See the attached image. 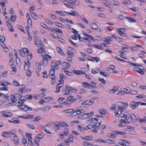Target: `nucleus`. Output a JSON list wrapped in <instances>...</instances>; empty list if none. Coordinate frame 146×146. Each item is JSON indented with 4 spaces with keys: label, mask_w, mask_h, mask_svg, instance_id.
<instances>
[{
    "label": "nucleus",
    "mask_w": 146,
    "mask_h": 146,
    "mask_svg": "<svg viewBox=\"0 0 146 146\" xmlns=\"http://www.w3.org/2000/svg\"><path fill=\"white\" fill-rule=\"evenodd\" d=\"M7 0H1L0 2V4L2 6H5V4L7 3Z\"/></svg>",
    "instance_id": "nucleus-48"
},
{
    "label": "nucleus",
    "mask_w": 146,
    "mask_h": 146,
    "mask_svg": "<svg viewBox=\"0 0 146 146\" xmlns=\"http://www.w3.org/2000/svg\"><path fill=\"white\" fill-rule=\"evenodd\" d=\"M123 111V110H119V109L116 110L114 111L115 116L116 117H118L121 115Z\"/></svg>",
    "instance_id": "nucleus-26"
},
{
    "label": "nucleus",
    "mask_w": 146,
    "mask_h": 146,
    "mask_svg": "<svg viewBox=\"0 0 146 146\" xmlns=\"http://www.w3.org/2000/svg\"><path fill=\"white\" fill-rule=\"evenodd\" d=\"M98 111L100 113L101 115H105L108 113L107 111L105 109L103 108L99 109Z\"/></svg>",
    "instance_id": "nucleus-28"
},
{
    "label": "nucleus",
    "mask_w": 146,
    "mask_h": 146,
    "mask_svg": "<svg viewBox=\"0 0 146 146\" xmlns=\"http://www.w3.org/2000/svg\"><path fill=\"white\" fill-rule=\"evenodd\" d=\"M130 115L132 121L133 123L135 122L136 121L137 119L135 115L133 114H131Z\"/></svg>",
    "instance_id": "nucleus-37"
},
{
    "label": "nucleus",
    "mask_w": 146,
    "mask_h": 146,
    "mask_svg": "<svg viewBox=\"0 0 146 146\" xmlns=\"http://www.w3.org/2000/svg\"><path fill=\"white\" fill-rule=\"evenodd\" d=\"M73 72L75 74L78 75H80L82 74H85V72L80 70H74L73 71Z\"/></svg>",
    "instance_id": "nucleus-31"
},
{
    "label": "nucleus",
    "mask_w": 146,
    "mask_h": 146,
    "mask_svg": "<svg viewBox=\"0 0 146 146\" xmlns=\"http://www.w3.org/2000/svg\"><path fill=\"white\" fill-rule=\"evenodd\" d=\"M125 29L124 28H117L116 29L117 32L120 35L124 36H126V34L125 33H124V32H125Z\"/></svg>",
    "instance_id": "nucleus-12"
},
{
    "label": "nucleus",
    "mask_w": 146,
    "mask_h": 146,
    "mask_svg": "<svg viewBox=\"0 0 146 146\" xmlns=\"http://www.w3.org/2000/svg\"><path fill=\"white\" fill-rule=\"evenodd\" d=\"M62 70L64 71L65 73L67 75L69 76H72V73L66 70H65V69L64 68H63Z\"/></svg>",
    "instance_id": "nucleus-58"
},
{
    "label": "nucleus",
    "mask_w": 146,
    "mask_h": 146,
    "mask_svg": "<svg viewBox=\"0 0 146 146\" xmlns=\"http://www.w3.org/2000/svg\"><path fill=\"white\" fill-rule=\"evenodd\" d=\"M90 26L92 29L94 30H97L98 29V27L97 25L94 23L90 24Z\"/></svg>",
    "instance_id": "nucleus-36"
},
{
    "label": "nucleus",
    "mask_w": 146,
    "mask_h": 146,
    "mask_svg": "<svg viewBox=\"0 0 146 146\" xmlns=\"http://www.w3.org/2000/svg\"><path fill=\"white\" fill-rule=\"evenodd\" d=\"M129 122L127 121L124 120L123 119H121L119 121V123L118 125L119 127H124L126 123H128Z\"/></svg>",
    "instance_id": "nucleus-21"
},
{
    "label": "nucleus",
    "mask_w": 146,
    "mask_h": 146,
    "mask_svg": "<svg viewBox=\"0 0 146 146\" xmlns=\"http://www.w3.org/2000/svg\"><path fill=\"white\" fill-rule=\"evenodd\" d=\"M30 89H28L26 88H22L19 90L18 92L20 93H26L31 91Z\"/></svg>",
    "instance_id": "nucleus-23"
},
{
    "label": "nucleus",
    "mask_w": 146,
    "mask_h": 146,
    "mask_svg": "<svg viewBox=\"0 0 146 146\" xmlns=\"http://www.w3.org/2000/svg\"><path fill=\"white\" fill-rule=\"evenodd\" d=\"M127 19H128V21L129 22L135 23L136 21L134 19L129 17H127Z\"/></svg>",
    "instance_id": "nucleus-57"
},
{
    "label": "nucleus",
    "mask_w": 146,
    "mask_h": 146,
    "mask_svg": "<svg viewBox=\"0 0 146 146\" xmlns=\"http://www.w3.org/2000/svg\"><path fill=\"white\" fill-rule=\"evenodd\" d=\"M12 84L13 85L15 86H20L19 83L17 81L14 80L12 83Z\"/></svg>",
    "instance_id": "nucleus-61"
},
{
    "label": "nucleus",
    "mask_w": 146,
    "mask_h": 146,
    "mask_svg": "<svg viewBox=\"0 0 146 146\" xmlns=\"http://www.w3.org/2000/svg\"><path fill=\"white\" fill-rule=\"evenodd\" d=\"M123 46L121 48V50L125 52H128V46L126 45H123Z\"/></svg>",
    "instance_id": "nucleus-46"
},
{
    "label": "nucleus",
    "mask_w": 146,
    "mask_h": 146,
    "mask_svg": "<svg viewBox=\"0 0 146 146\" xmlns=\"http://www.w3.org/2000/svg\"><path fill=\"white\" fill-rule=\"evenodd\" d=\"M119 106L118 107V108L119 110H123L124 108L128 106V104L127 103H120Z\"/></svg>",
    "instance_id": "nucleus-18"
},
{
    "label": "nucleus",
    "mask_w": 146,
    "mask_h": 146,
    "mask_svg": "<svg viewBox=\"0 0 146 146\" xmlns=\"http://www.w3.org/2000/svg\"><path fill=\"white\" fill-rule=\"evenodd\" d=\"M44 98L46 101L45 102H47L49 101L52 100H53V98L51 97H48Z\"/></svg>",
    "instance_id": "nucleus-59"
},
{
    "label": "nucleus",
    "mask_w": 146,
    "mask_h": 146,
    "mask_svg": "<svg viewBox=\"0 0 146 146\" xmlns=\"http://www.w3.org/2000/svg\"><path fill=\"white\" fill-rule=\"evenodd\" d=\"M8 132L10 137H11L13 136V135H15V133H16V131L15 129H13L9 131Z\"/></svg>",
    "instance_id": "nucleus-42"
},
{
    "label": "nucleus",
    "mask_w": 146,
    "mask_h": 146,
    "mask_svg": "<svg viewBox=\"0 0 146 146\" xmlns=\"http://www.w3.org/2000/svg\"><path fill=\"white\" fill-rule=\"evenodd\" d=\"M94 142L97 143H106V140H104L101 139H97L94 140Z\"/></svg>",
    "instance_id": "nucleus-34"
},
{
    "label": "nucleus",
    "mask_w": 146,
    "mask_h": 146,
    "mask_svg": "<svg viewBox=\"0 0 146 146\" xmlns=\"http://www.w3.org/2000/svg\"><path fill=\"white\" fill-rule=\"evenodd\" d=\"M94 112L92 111L90 113H87L82 114L78 117L80 119H84L92 116L94 114Z\"/></svg>",
    "instance_id": "nucleus-7"
},
{
    "label": "nucleus",
    "mask_w": 146,
    "mask_h": 146,
    "mask_svg": "<svg viewBox=\"0 0 146 146\" xmlns=\"http://www.w3.org/2000/svg\"><path fill=\"white\" fill-rule=\"evenodd\" d=\"M49 76L51 78V83L52 84H53L56 81V76L54 75V73H50V72H49Z\"/></svg>",
    "instance_id": "nucleus-11"
},
{
    "label": "nucleus",
    "mask_w": 146,
    "mask_h": 146,
    "mask_svg": "<svg viewBox=\"0 0 146 146\" xmlns=\"http://www.w3.org/2000/svg\"><path fill=\"white\" fill-rule=\"evenodd\" d=\"M86 123L87 124H92V127L94 129L92 131L95 133H97V131L100 126V124L99 123L97 118H94L89 120H87Z\"/></svg>",
    "instance_id": "nucleus-1"
},
{
    "label": "nucleus",
    "mask_w": 146,
    "mask_h": 146,
    "mask_svg": "<svg viewBox=\"0 0 146 146\" xmlns=\"http://www.w3.org/2000/svg\"><path fill=\"white\" fill-rule=\"evenodd\" d=\"M106 143L111 144H115L116 143L114 140L110 139H108L107 140H106Z\"/></svg>",
    "instance_id": "nucleus-56"
},
{
    "label": "nucleus",
    "mask_w": 146,
    "mask_h": 146,
    "mask_svg": "<svg viewBox=\"0 0 146 146\" xmlns=\"http://www.w3.org/2000/svg\"><path fill=\"white\" fill-rule=\"evenodd\" d=\"M16 19V17L15 15H11V17L10 19L12 22H15Z\"/></svg>",
    "instance_id": "nucleus-53"
},
{
    "label": "nucleus",
    "mask_w": 146,
    "mask_h": 146,
    "mask_svg": "<svg viewBox=\"0 0 146 146\" xmlns=\"http://www.w3.org/2000/svg\"><path fill=\"white\" fill-rule=\"evenodd\" d=\"M99 74H100L107 77H108L110 76V74H106L104 72H99Z\"/></svg>",
    "instance_id": "nucleus-55"
},
{
    "label": "nucleus",
    "mask_w": 146,
    "mask_h": 146,
    "mask_svg": "<svg viewBox=\"0 0 146 146\" xmlns=\"http://www.w3.org/2000/svg\"><path fill=\"white\" fill-rule=\"evenodd\" d=\"M81 114V112H80V110H77L73 112L72 115L74 116H76L77 115H79Z\"/></svg>",
    "instance_id": "nucleus-52"
},
{
    "label": "nucleus",
    "mask_w": 146,
    "mask_h": 146,
    "mask_svg": "<svg viewBox=\"0 0 146 146\" xmlns=\"http://www.w3.org/2000/svg\"><path fill=\"white\" fill-rule=\"evenodd\" d=\"M80 35L76 33V34L72 36V38L74 40H76L78 38Z\"/></svg>",
    "instance_id": "nucleus-49"
},
{
    "label": "nucleus",
    "mask_w": 146,
    "mask_h": 146,
    "mask_svg": "<svg viewBox=\"0 0 146 146\" xmlns=\"http://www.w3.org/2000/svg\"><path fill=\"white\" fill-rule=\"evenodd\" d=\"M26 125L28 128H30L33 129H35V127L34 125L29 124L28 123H26Z\"/></svg>",
    "instance_id": "nucleus-63"
},
{
    "label": "nucleus",
    "mask_w": 146,
    "mask_h": 146,
    "mask_svg": "<svg viewBox=\"0 0 146 146\" xmlns=\"http://www.w3.org/2000/svg\"><path fill=\"white\" fill-rule=\"evenodd\" d=\"M64 135H68L69 133V130L67 127H65L64 129Z\"/></svg>",
    "instance_id": "nucleus-39"
},
{
    "label": "nucleus",
    "mask_w": 146,
    "mask_h": 146,
    "mask_svg": "<svg viewBox=\"0 0 146 146\" xmlns=\"http://www.w3.org/2000/svg\"><path fill=\"white\" fill-rule=\"evenodd\" d=\"M66 126H68L67 123L63 121H59L54 124V127L55 131H57L58 130H61L62 127H64Z\"/></svg>",
    "instance_id": "nucleus-4"
},
{
    "label": "nucleus",
    "mask_w": 146,
    "mask_h": 146,
    "mask_svg": "<svg viewBox=\"0 0 146 146\" xmlns=\"http://www.w3.org/2000/svg\"><path fill=\"white\" fill-rule=\"evenodd\" d=\"M31 14L32 17L35 20H37L38 19V16L35 13L33 12H31Z\"/></svg>",
    "instance_id": "nucleus-47"
},
{
    "label": "nucleus",
    "mask_w": 146,
    "mask_h": 146,
    "mask_svg": "<svg viewBox=\"0 0 146 146\" xmlns=\"http://www.w3.org/2000/svg\"><path fill=\"white\" fill-rule=\"evenodd\" d=\"M140 103V102L132 101L130 104V107L132 109H135L138 106Z\"/></svg>",
    "instance_id": "nucleus-9"
},
{
    "label": "nucleus",
    "mask_w": 146,
    "mask_h": 146,
    "mask_svg": "<svg viewBox=\"0 0 146 146\" xmlns=\"http://www.w3.org/2000/svg\"><path fill=\"white\" fill-rule=\"evenodd\" d=\"M2 116L4 117H9L12 116V114L10 112H5L3 113Z\"/></svg>",
    "instance_id": "nucleus-35"
},
{
    "label": "nucleus",
    "mask_w": 146,
    "mask_h": 146,
    "mask_svg": "<svg viewBox=\"0 0 146 146\" xmlns=\"http://www.w3.org/2000/svg\"><path fill=\"white\" fill-rule=\"evenodd\" d=\"M83 34L85 36L88 37L89 39L92 40V41H94V39L93 38L91 35L87 34L86 32H84Z\"/></svg>",
    "instance_id": "nucleus-45"
},
{
    "label": "nucleus",
    "mask_w": 146,
    "mask_h": 146,
    "mask_svg": "<svg viewBox=\"0 0 146 146\" xmlns=\"http://www.w3.org/2000/svg\"><path fill=\"white\" fill-rule=\"evenodd\" d=\"M71 11V12L65 11V12L66 13L67 15H70L74 16H79V15L77 12L73 11Z\"/></svg>",
    "instance_id": "nucleus-16"
},
{
    "label": "nucleus",
    "mask_w": 146,
    "mask_h": 146,
    "mask_svg": "<svg viewBox=\"0 0 146 146\" xmlns=\"http://www.w3.org/2000/svg\"><path fill=\"white\" fill-rule=\"evenodd\" d=\"M74 50L70 47H68L67 48V53L68 54L73 56L74 54Z\"/></svg>",
    "instance_id": "nucleus-20"
},
{
    "label": "nucleus",
    "mask_w": 146,
    "mask_h": 146,
    "mask_svg": "<svg viewBox=\"0 0 146 146\" xmlns=\"http://www.w3.org/2000/svg\"><path fill=\"white\" fill-rule=\"evenodd\" d=\"M20 95L19 94H16L15 95H12L11 96V100L12 102H16L17 100L16 98V97L17 96H19Z\"/></svg>",
    "instance_id": "nucleus-24"
},
{
    "label": "nucleus",
    "mask_w": 146,
    "mask_h": 146,
    "mask_svg": "<svg viewBox=\"0 0 146 146\" xmlns=\"http://www.w3.org/2000/svg\"><path fill=\"white\" fill-rule=\"evenodd\" d=\"M7 25L9 31L12 32H13L14 29L10 22H7Z\"/></svg>",
    "instance_id": "nucleus-30"
},
{
    "label": "nucleus",
    "mask_w": 146,
    "mask_h": 146,
    "mask_svg": "<svg viewBox=\"0 0 146 146\" xmlns=\"http://www.w3.org/2000/svg\"><path fill=\"white\" fill-rule=\"evenodd\" d=\"M94 102L90 100H87L83 102L82 104V105H91L93 104Z\"/></svg>",
    "instance_id": "nucleus-27"
},
{
    "label": "nucleus",
    "mask_w": 146,
    "mask_h": 146,
    "mask_svg": "<svg viewBox=\"0 0 146 146\" xmlns=\"http://www.w3.org/2000/svg\"><path fill=\"white\" fill-rule=\"evenodd\" d=\"M134 70L137 72L141 74V75H143L144 74V72L146 70L145 69L143 68V69H140L137 67H135L134 68Z\"/></svg>",
    "instance_id": "nucleus-13"
},
{
    "label": "nucleus",
    "mask_w": 146,
    "mask_h": 146,
    "mask_svg": "<svg viewBox=\"0 0 146 146\" xmlns=\"http://www.w3.org/2000/svg\"><path fill=\"white\" fill-rule=\"evenodd\" d=\"M36 65L37 67L36 70V74L38 76H39L40 75V74L39 72L41 70V67L40 64L38 63H36Z\"/></svg>",
    "instance_id": "nucleus-25"
},
{
    "label": "nucleus",
    "mask_w": 146,
    "mask_h": 146,
    "mask_svg": "<svg viewBox=\"0 0 146 146\" xmlns=\"http://www.w3.org/2000/svg\"><path fill=\"white\" fill-rule=\"evenodd\" d=\"M112 40V38L111 37H108V38H104L103 41L104 42H106L107 44H108L110 43L109 42L111 41Z\"/></svg>",
    "instance_id": "nucleus-40"
},
{
    "label": "nucleus",
    "mask_w": 146,
    "mask_h": 146,
    "mask_svg": "<svg viewBox=\"0 0 146 146\" xmlns=\"http://www.w3.org/2000/svg\"><path fill=\"white\" fill-rule=\"evenodd\" d=\"M78 130L81 132H82L83 131L86 130L85 127H82V126L80 125H78Z\"/></svg>",
    "instance_id": "nucleus-43"
},
{
    "label": "nucleus",
    "mask_w": 146,
    "mask_h": 146,
    "mask_svg": "<svg viewBox=\"0 0 146 146\" xmlns=\"http://www.w3.org/2000/svg\"><path fill=\"white\" fill-rule=\"evenodd\" d=\"M40 140L39 139H38L35 136L34 139V143H35L37 145L39 146V143L40 141Z\"/></svg>",
    "instance_id": "nucleus-44"
},
{
    "label": "nucleus",
    "mask_w": 146,
    "mask_h": 146,
    "mask_svg": "<svg viewBox=\"0 0 146 146\" xmlns=\"http://www.w3.org/2000/svg\"><path fill=\"white\" fill-rule=\"evenodd\" d=\"M120 117L123 118L125 119V120L127 121L129 119L130 117L129 114L127 112H123L121 115L120 116Z\"/></svg>",
    "instance_id": "nucleus-14"
},
{
    "label": "nucleus",
    "mask_w": 146,
    "mask_h": 146,
    "mask_svg": "<svg viewBox=\"0 0 146 146\" xmlns=\"http://www.w3.org/2000/svg\"><path fill=\"white\" fill-rule=\"evenodd\" d=\"M1 135L5 137L6 138H8L10 137L8 132H3L2 134Z\"/></svg>",
    "instance_id": "nucleus-38"
},
{
    "label": "nucleus",
    "mask_w": 146,
    "mask_h": 146,
    "mask_svg": "<svg viewBox=\"0 0 146 146\" xmlns=\"http://www.w3.org/2000/svg\"><path fill=\"white\" fill-rule=\"evenodd\" d=\"M118 87H114L112 89L110 90L109 91V92L111 94H113L115 92L118 91Z\"/></svg>",
    "instance_id": "nucleus-32"
},
{
    "label": "nucleus",
    "mask_w": 146,
    "mask_h": 146,
    "mask_svg": "<svg viewBox=\"0 0 146 146\" xmlns=\"http://www.w3.org/2000/svg\"><path fill=\"white\" fill-rule=\"evenodd\" d=\"M46 89H42L41 90L43 91L42 93L40 94L38 96V97L39 98H41L43 97L46 96L45 92H44V91L46 90Z\"/></svg>",
    "instance_id": "nucleus-33"
},
{
    "label": "nucleus",
    "mask_w": 146,
    "mask_h": 146,
    "mask_svg": "<svg viewBox=\"0 0 146 146\" xmlns=\"http://www.w3.org/2000/svg\"><path fill=\"white\" fill-rule=\"evenodd\" d=\"M77 100V98H75L73 96H68L66 101L62 103L63 104L66 105H69L73 103Z\"/></svg>",
    "instance_id": "nucleus-5"
},
{
    "label": "nucleus",
    "mask_w": 146,
    "mask_h": 146,
    "mask_svg": "<svg viewBox=\"0 0 146 146\" xmlns=\"http://www.w3.org/2000/svg\"><path fill=\"white\" fill-rule=\"evenodd\" d=\"M81 137L83 139L86 140L88 141L92 140L93 139V137L92 136H86L84 137Z\"/></svg>",
    "instance_id": "nucleus-41"
},
{
    "label": "nucleus",
    "mask_w": 146,
    "mask_h": 146,
    "mask_svg": "<svg viewBox=\"0 0 146 146\" xmlns=\"http://www.w3.org/2000/svg\"><path fill=\"white\" fill-rule=\"evenodd\" d=\"M61 64V62L60 60L56 61L55 60H54L52 61L51 63L52 68L50 70L49 72H50V73H54L55 70L58 69V66Z\"/></svg>",
    "instance_id": "nucleus-3"
},
{
    "label": "nucleus",
    "mask_w": 146,
    "mask_h": 146,
    "mask_svg": "<svg viewBox=\"0 0 146 146\" xmlns=\"http://www.w3.org/2000/svg\"><path fill=\"white\" fill-rule=\"evenodd\" d=\"M36 137L38 139H39L40 140L41 139H42L44 137V135L42 133H39L38 135H36Z\"/></svg>",
    "instance_id": "nucleus-62"
},
{
    "label": "nucleus",
    "mask_w": 146,
    "mask_h": 146,
    "mask_svg": "<svg viewBox=\"0 0 146 146\" xmlns=\"http://www.w3.org/2000/svg\"><path fill=\"white\" fill-rule=\"evenodd\" d=\"M25 101V100L23 99L21 97L18 100V103L19 104H22L24 103Z\"/></svg>",
    "instance_id": "nucleus-50"
},
{
    "label": "nucleus",
    "mask_w": 146,
    "mask_h": 146,
    "mask_svg": "<svg viewBox=\"0 0 146 146\" xmlns=\"http://www.w3.org/2000/svg\"><path fill=\"white\" fill-rule=\"evenodd\" d=\"M71 89H72L71 87L69 86L68 85H66L65 86L66 92L64 94L66 95H69L70 92H71Z\"/></svg>",
    "instance_id": "nucleus-19"
},
{
    "label": "nucleus",
    "mask_w": 146,
    "mask_h": 146,
    "mask_svg": "<svg viewBox=\"0 0 146 146\" xmlns=\"http://www.w3.org/2000/svg\"><path fill=\"white\" fill-rule=\"evenodd\" d=\"M111 3L113 5L116 6H119V2L113 0L111 1Z\"/></svg>",
    "instance_id": "nucleus-51"
},
{
    "label": "nucleus",
    "mask_w": 146,
    "mask_h": 146,
    "mask_svg": "<svg viewBox=\"0 0 146 146\" xmlns=\"http://www.w3.org/2000/svg\"><path fill=\"white\" fill-rule=\"evenodd\" d=\"M73 2L72 0H66L65 3L64 4L68 8H71V4L74 5Z\"/></svg>",
    "instance_id": "nucleus-17"
},
{
    "label": "nucleus",
    "mask_w": 146,
    "mask_h": 146,
    "mask_svg": "<svg viewBox=\"0 0 146 146\" xmlns=\"http://www.w3.org/2000/svg\"><path fill=\"white\" fill-rule=\"evenodd\" d=\"M34 117V115H30L28 114H25L22 116H20L19 117H21L25 119H30L33 118Z\"/></svg>",
    "instance_id": "nucleus-22"
},
{
    "label": "nucleus",
    "mask_w": 146,
    "mask_h": 146,
    "mask_svg": "<svg viewBox=\"0 0 146 146\" xmlns=\"http://www.w3.org/2000/svg\"><path fill=\"white\" fill-rule=\"evenodd\" d=\"M138 120L141 123H145L146 122V117L142 119L139 118L138 119Z\"/></svg>",
    "instance_id": "nucleus-60"
},
{
    "label": "nucleus",
    "mask_w": 146,
    "mask_h": 146,
    "mask_svg": "<svg viewBox=\"0 0 146 146\" xmlns=\"http://www.w3.org/2000/svg\"><path fill=\"white\" fill-rule=\"evenodd\" d=\"M113 133H114L115 134H116V135L119 134L121 135H123L125 134V133L124 132L117 131H114L113 132Z\"/></svg>",
    "instance_id": "nucleus-54"
},
{
    "label": "nucleus",
    "mask_w": 146,
    "mask_h": 146,
    "mask_svg": "<svg viewBox=\"0 0 146 146\" xmlns=\"http://www.w3.org/2000/svg\"><path fill=\"white\" fill-rule=\"evenodd\" d=\"M82 86L83 88H88V89H94V86L91 85L88 83L86 82H83Z\"/></svg>",
    "instance_id": "nucleus-15"
},
{
    "label": "nucleus",
    "mask_w": 146,
    "mask_h": 146,
    "mask_svg": "<svg viewBox=\"0 0 146 146\" xmlns=\"http://www.w3.org/2000/svg\"><path fill=\"white\" fill-rule=\"evenodd\" d=\"M28 141H29L28 143L29 145L32 146H34V144L32 141L33 139L32 138V137L29 139H28Z\"/></svg>",
    "instance_id": "nucleus-64"
},
{
    "label": "nucleus",
    "mask_w": 146,
    "mask_h": 146,
    "mask_svg": "<svg viewBox=\"0 0 146 146\" xmlns=\"http://www.w3.org/2000/svg\"><path fill=\"white\" fill-rule=\"evenodd\" d=\"M129 90L128 89L125 88L120 89L117 94L118 95L122 96L125 94H129Z\"/></svg>",
    "instance_id": "nucleus-8"
},
{
    "label": "nucleus",
    "mask_w": 146,
    "mask_h": 146,
    "mask_svg": "<svg viewBox=\"0 0 146 146\" xmlns=\"http://www.w3.org/2000/svg\"><path fill=\"white\" fill-rule=\"evenodd\" d=\"M17 107L20 110L25 111H30L32 110V109L30 107L23 104L18 105L17 106Z\"/></svg>",
    "instance_id": "nucleus-6"
},
{
    "label": "nucleus",
    "mask_w": 146,
    "mask_h": 146,
    "mask_svg": "<svg viewBox=\"0 0 146 146\" xmlns=\"http://www.w3.org/2000/svg\"><path fill=\"white\" fill-rule=\"evenodd\" d=\"M34 42L35 45L37 47H39L37 50L38 52L40 53L45 52V50L42 45V40L40 39H38V38L36 36H34Z\"/></svg>",
    "instance_id": "nucleus-2"
},
{
    "label": "nucleus",
    "mask_w": 146,
    "mask_h": 146,
    "mask_svg": "<svg viewBox=\"0 0 146 146\" xmlns=\"http://www.w3.org/2000/svg\"><path fill=\"white\" fill-rule=\"evenodd\" d=\"M41 56L43 60H48V58H51L50 56L48 54H42Z\"/></svg>",
    "instance_id": "nucleus-29"
},
{
    "label": "nucleus",
    "mask_w": 146,
    "mask_h": 146,
    "mask_svg": "<svg viewBox=\"0 0 146 146\" xmlns=\"http://www.w3.org/2000/svg\"><path fill=\"white\" fill-rule=\"evenodd\" d=\"M11 137L15 145V146L18 145L19 144V141L17 136L16 134L13 135V136Z\"/></svg>",
    "instance_id": "nucleus-10"
}]
</instances>
